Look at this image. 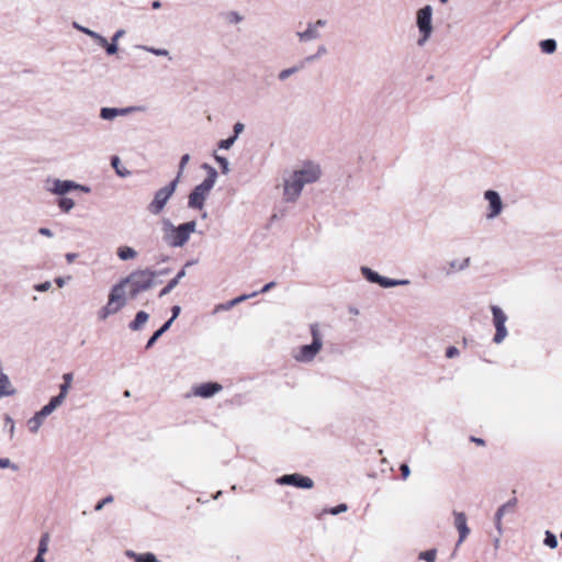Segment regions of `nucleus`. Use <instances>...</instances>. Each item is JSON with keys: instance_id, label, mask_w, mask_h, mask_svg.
<instances>
[{"instance_id": "obj_1", "label": "nucleus", "mask_w": 562, "mask_h": 562, "mask_svg": "<svg viewBox=\"0 0 562 562\" xmlns=\"http://www.w3.org/2000/svg\"><path fill=\"white\" fill-rule=\"evenodd\" d=\"M196 229V222L189 221L176 226L169 218L161 221L162 240L173 248L183 247Z\"/></svg>"}, {"instance_id": "obj_2", "label": "nucleus", "mask_w": 562, "mask_h": 562, "mask_svg": "<svg viewBox=\"0 0 562 562\" xmlns=\"http://www.w3.org/2000/svg\"><path fill=\"white\" fill-rule=\"evenodd\" d=\"M311 344L302 345L293 350L292 358L299 363H312L324 347V334L321 324H310Z\"/></svg>"}, {"instance_id": "obj_3", "label": "nucleus", "mask_w": 562, "mask_h": 562, "mask_svg": "<svg viewBox=\"0 0 562 562\" xmlns=\"http://www.w3.org/2000/svg\"><path fill=\"white\" fill-rule=\"evenodd\" d=\"M157 272L150 269L136 270L128 277L122 279L120 282L125 288L127 284L131 285L130 297L135 299L139 293L151 289L155 284Z\"/></svg>"}, {"instance_id": "obj_4", "label": "nucleus", "mask_w": 562, "mask_h": 562, "mask_svg": "<svg viewBox=\"0 0 562 562\" xmlns=\"http://www.w3.org/2000/svg\"><path fill=\"white\" fill-rule=\"evenodd\" d=\"M126 305L125 288L123 283L114 284L110 291L108 303L98 312V317L105 321L109 316L116 314Z\"/></svg>"}, {"instance_id": "obj_5", "label": "nucleus", "mask_w": 562, "mask_h": 562, "mask_svg": "<svg viewBox=\"0 0 562 562\" xmlns=\"http://www.w3.org/2000/svg\"><path fill=\"white\" fill-rule=\"evenodd\" d=\"M214 178H205L200 184L195 186L188 198V206L192 210L203 211L205 201L214 188Z\"/></svg>"}, {"instance_id": "obj_6", "label": "nucleus", "mask_w": 562, "mask_h": 562, "mask_svg": "<svg viewBox=\"0 0 562 562\" xmlns=\"http://www.w3.org/2000/svg\"><path fill=\"white\" fill-rule=\"evenodd\" d=\"M177 186L178 179H173L169 184L157 190L154 194V199L147 205L148 213L155 216L159 215L173 195Z\"/></svg>"}, {"instance_id": "obj_7", "label": "nucleus", "mask_w": 562, "mask_h": 562, "mask_svg": "<svg viewBox=\"0 0 562 562\" xmlns=\"http://www.w3.org/2000/svg\"><path fill=\"white\" fill-rule=\"evenodd\" d=\"M416 24L420 34L417 41L419 46H423L431 36L432 33V8L426 5L417 11Z\"/></svg>"}, {"instance_id": "obj_8", "label": "nucleus", "mask_w": 562, "mask_h": 562, "mask_svg": "<svg viewBox=\"0 0 562 562\" xmlns=\"http://www.w3.org/2000/svg\"><path fill=\"white\" fill-rule=\"evenodd\" d=\"M305 187L316 182L322 176V168L317 162L305 161L299 169L292 172Z\"/></svg>"}, {"instance_id": "obj_9", "label": "nucleus", "mask_w": 562, "mask_h": 562, "mask_svg": "<svg viewBox=\"0 0 562 562\" xmlns=\"http://www.w3.org/2000/svg\"><path fill=\"white\" fill-rule=\"evenodd\" d=\"M492 314H493V324L495 326V335L493 338V341L497 345L502 344L505 338L507 337V328H506V322H507V315L504 313V311L496 305H493L491 307Z\"/></svg>"}, {"instance_id": "obj_10", "label": "nucleus", "mask_w": 562, "mask_h": 562, "mask_svg": "<svg viewBox=\"0 0 562 562\" xmlns=\"http://www.w3.org/2000/svg\"><path fill=\"white\" fill-rule=\"evenodd\" d=\"M484 200L487 202L485 217L487 220H494L498 217L504 210V203L499 193L495 190H486L484 192Z\"/></svg>"}, {"instance_id": "obj_11", "label": "nucleus", "mask_w": 562, "mask_h": 562, "mask_svg": "<svg viewBox=\"0 0 562 562\" xmlns=\"http://www.w3.org/2000/svg\"><path fill=\"white\" fill-rule=\"evenodd\" d=\"M304 186L300 180L291 173L283 182V199L286 202H295L303 190Z\"/></svg>"}, {"instance_id": "obj_12", "label": "nucleus", "mask_w": 562, "mask_h": 562, "mask_svg": "<svg viewBox=\"0 0 562 562\" xmlns=\"http://www.w3.org/2000/svg\"><path fill=\"white\" fill-rule=\"evenodd\" d=\"M279 485H292L299 488L310 490L314 486V481L299 473L284 474L276 480Z\"/></svg>"}, {"instance_id": "obj_13", "label": "nucleus", "mask_w": 562, "mask_h": 562, "mask_svg": "<svg viewBox=\"0 0 562 562\" xmlns=\"http://www.w3.org/2000/svg\"><path fill=\"white\" fill-rule=\"evenodd\" d=\"M326 25L325 20H317L315 22H308L304 31L296 32V36L301 43H307L316 41L321 37L319 30Z\"/></svg>"}, {"instance_id": "obj_14", "label": "nucleus", "mask_w": 562, "mask_h": 562, "mask_svg": "<svg viewBox=\"0 0 562 562\" xmlns=\"http://www.w3.org/2000/svg\"><path fill=\"white\" fill-rule=\"evenodd\" d=\"M47 183H50V186H47L46 189L56 195H65L68 192L77 189V182L72 180L53 179L48 180Z\"/></svg>"}, {"instance_id": "obj_15", "label": "nucleus", "mask_w": 562, "mask_h": 562, "mask_svg": "<svg viewBox=\"0 0 562 562\" xmlns=\"http://www.w3.org/2000/svg\"><path fill=\"white\" fill-rule=\"evenodd\" d=\"M516 505H517V499L515 497H513L508 502L503 504L501 507H498V509L496 510L495 516H494V525H495V528H496L499 537L503 535V525H502L503 517L508 513H513L516 508Z\"/></svg>"}, {"instance_id": "obj_16", "label": "nucleus", "mask_w": 562, "mask_h": 562, "mask_svg": "<svg viewBox=\"0 0 562 562\" xmlns=\"http://www.w3.org/2000/svg\"><path fill=\"white\" fill-rule=\"evenodd\" d=\"M139 108L136 106H127V108H101L100 110V117L105 121H113L117 116H125L128 115L135 111H137Z\"/></svg>"}, {"instance_id": "obj_17", "label": "nucleus", "mask_w": 562, "mask_h": 562, "mask_svg": "<svg viewBox=\"0 0 562 562\" xmlns=\"http://www.w3.org/2000/svg\"><path fill=\"white\" fill-rule=\"evenodd\" d=\"M223 386L216 382L202 383L194 387L193 394L203 398H209L222 391Z\"/></svg>"}, {"instance_id": "obj_18", "label": "nucleus", "mask_w": 562, "mask_h": 562, "mask_svg": "<svg viewBox=\"0 0 562 562\" xmlns=\"http://www.w3.org/2000/svg\"><path fill=\"white\" fill-rule=\"evenodd\" d=\"M453 516H454V525H456V528L458 529L459 531V541H458V544L462 543L464 541V539L468 537V535L470 533V529L468 527V524H467V516L464 513H461V512H454L453 513Z\"/></svg>"}, {"instance_id": "obj_19", "label": "nucleus", "mask_w": 562, "mask_h": 562, "mask_svg": "<svg viewBox=\"0 0 562 562\" xmlns=\"http://www.w3.org/2000/svg\"><path fill=\"white\" fill-rule=\"evenodd\" d=\"M471 263L470 257L463 259H453L448 262V268L446 270V276H451L452 273L463 271L469 268Z\"/></svg>"}, {"instance_id": "obj_20", "label": "nucleus", "mask_w": 562, "mask_h": 562, "mask_svg": "<svg viewBox=\"0 0 562 562\" xmlns=\"http://www.w3.org/2000/svg\"><path fill=\"white\" fill-rule=\"evenodd\" d=\"M306 66L305 61L302 59L301 61H299L297 64H295L294 66L292 67H289L286 69H283L281 70L279 74H278V79L280 81H285L288 78H290L292 75L301 71L302 69H304Z\"/></svg>"}, {"instance_id": "obj_21", "label": "nucleus", "mask_w": 562, "mask_h": 562, "mask_svg": "<svg viewBox=\"0 0 562 562\" xmlns=\"http://www.w3.org/2000/svg\"><path fill=\"white\" fill-rule=\"evenodd\" d=\"M64 403V400L61 396H54L50 398V401L43 406L40 412L41 414L46 418L49 416L56 408H58Z\"/></svg>"}, {"instance_id": "obj_22", "label": "nucleus", "mask_w": 562, "mask_h": 562, "mask_svg": "<svg viewBox=\"0 0 562 562\" xmlns=\"http://www.w3.org/2000/svg\"><path fill=\"white\" fill-rule=\"evenodd\" d=\"M186 277V269L182 268L177 276L171 279L168 284L160 291L159 296L162 297L167 294H169L180 282L182 278Z\"/></svg>"}, {"instance_id": "obj_23", "label": "nucleus", "mask_w": 562, "mask_h": 562, "mask_svg": "<svg viewBox=\"0 0 562 562\" xmlns=\"http://www.w3.org/2000/svg\"><path fill=\"white\" fill-rule=\"evenodd\" d=\"M126 555L132 558L135 562H161L151 552L136 553L134 551H127Z\"/></svg>"}, {"instance_id": "obj_24", "label": "nucleus", "mask_w": 562, "mask_h": 562, "mask_svg": "<svg viewBox=\"0 0 562 562\" xmlns=\"http://www.w3.org/2000/svg\"><path fill=\"white\" fill-rule=\"evenodd\" d=\"M149 318L148 313L140 311L136 314L135 319L130 323V329L137 331L143 328Z\"/></svg>"}, {"instance_id": "obj_25", "label": "nucleus", "mask_w": 562, "mask_h": 562, "mask_svg": "<svg viewBox=\"0 0 562 562\" xmlns=\"http://www.w3.org/2000/svg\"><path fill=\"white\" fill-rule=\"evenodd\" d=\"M116 255L121 260L127 261L135 259L138 254L134 248L130 246H120L116 250Z\"/></svg>"}, {"instance_id": "obj_26", "label": "nucleus", "mask_w": 562, "mask_h": 562, "mask_svg": "<svg viewBox=\"0 0 562 562\" xmlns=\"http://www.w3.org/2000/svg\"><path fill=\"white\" fill-rule=\"evenodd\" d=\"M74 374L71 372L65 373L63 375V383L59 385V394L57 396H61V398L65 401L68 392L71 387Z\"/></svg>"}, {"instance_id": "obj_27", "label": "nucleus", "mask_w": 562, "mask_h": 562, "mask_svg": "<svg viewBox=\"0 0 562 562\" xmlns=\"http://www.w3.org/2000/svg\"><path fill=\"white\" fill-rule=\"evenodd\" d=\"M44 419L45 417L41 414V412H36L34 416L27 420L30 431L36 434L41 428Z\"/></svg>"}, {"instance_id": "obj_28", "label": "nucleus", "mask_w": 562, "mask_h": 562, "mask_svg": "<svg viewBox=\"0 0 562 562\" xmlns=\"http://www.w3.org/2000/svg\"><path fill=\"white\" fill-rule=\"evenodd\" d=\"M125 31L124 30H117L114 35L112 36V42H108V46L105 48L108 55H114L117 52V41L124 36Z\"/></svg>"}, {"instance_id": "obj_29", "label": "nucleus", "mask_w": 562, "mask_h": 562, "mask_svg": "<svg viewBox=\"0 0 562 562\" xmlns=\"http://www.w3.org/2000/svg\"><path fill=\"white\" fill-rule=\"evenodd\" d=\"M409 283V280H395V279H389L386 277L381 276V281H379V285L382 288H392L396 285H406Z\"/></svg>"}, {"instance_id": "obj_30", "label": "nucleus", "mask_w": 562, "mask_h": 562, "mask_svg": "<svg viewBox=\"0 0 562 562\" xmlns=\"http://www.w3.org/2000/svg\"><path fill=\"white\" fill-rule=\"evenodd\" d=\"M48 542H49V535L46 532V533H43L41 536V539H40V542H38V548H37V554L36 557H42L44 558V554L47 552L48 550Z\"/></svg>"}, {"instance_id": "obj_31", "label": "nucleus", "mask_w": 562, "mask_h": 562, "mask_svg": "<svg viewBox=\"0 0 562 562\" xmlns=\"http://www.w3.org/2000/svg\"><path fill=\"white\" fill-rule=\"evenodd\" d=\"M361 273L369 282L379 283L381 281V276L368 267H362Z\"/></svg>"}, {"instance_id": "obj_32", "label": "nucleus", "mask_w": 562, "mask_h": 562, "mask_svg": "<svg viewBox=\"0 0 562 562\" xmlns=\"http://www.w3.org/2000/svg\"><path fill=\"white\" fill-rule=\"evenodd\" d=\"M328 50L325 45H319L316 49V53L314 55L306 56L303 60L305 64H311L315 61L316 59L327 55Z\"/></svg>"}, {"instance_id": "obj_33", "label": "nucleus", "mask_w": 562, "mask_h": 562, "mask_svg": "<svg viewBox=\"0 0 562 562\" xmlns=\"http://www.w3.org/2000/svg\"><path fill=\"white\" fill-rule=\"evenodd\" d=\"M541 50L546 54H552L557 49V42L552 38H548L540 42Z\"/></svg>"}, {"instance_id": "obj_34", "label": "nucleus", "mask_w": 562, "mask_h": 562, "mask_svg": "<svg viewBox=\"0 0 562 562\" xmlns=\"http://www.w3.org/2000/svg\"><path fill=\"white\" fill-rule=\"evenodd\" d=\"M137 48L148 52L150 54H154L156 56H164V57L169 56V52L165 48H155V47L146 46V45H138Z\"/></svg>"}, {"instance_id": "obj_35", "label": "nucleus", "mask_w": 562, "mask_h": 562, "mask_svg": "<svg viewBox=\"0 0 562 562\" xmlns=\"http://www.w3.org/2000/svg\"><path fill=\"white\" fill-rule=\"evenodd\" d=\"M543 543L550 549H555L558 547V539L553 532L547 530L544 533Z\"/></svg>"}, {"instance_id": "obj_36", "label": "nucleus", "mask_w": 562, "mask_h": 562, "mask_svg": "<svg viewBox=\"0 0 562 562\" xmlns=\"http://www.w3.org/2000/svg\"><path fill=\"white\" fill-rule=\"evenodd\" d=\"M58 206H59V209L61 211H64L65 213H68L70 210L74 209L75 201L72 199H69V198H61L58 201Z\"/></svg>"}, {"instance_id": "obj_37", "label": "nucleus", "mask_w": 562, "mask_h": 562, "mask_svg": "<svg viewBox=\"0 0 562 562\" xmlns=\"http://www.w3.org/2000/svg\"><path fill=\"white\" fill-rule=\"evenodd\" d=\"M214 159L221 166L222 173L228 175L231 169H229V162H228L227 158L220 156V155H214Z\"/></svg>"}, {"instance_id": "obj_38", "label": "nucleus", "mask_w": 562, "mask_h": 562, "mask_svg": "<svg viewBox=\"0 0 562 562\" xmlns=\"http://www.w3.org/2000/svg\"><path fill=\"white\" fill-rule=\"evenodd\" d=\"M418 558L426 562H435L437 558V551L435 549L423 551L419 553Z\"/></svg>"}, {"instance_id": "obj_39", "label": "nucleus", "mask_w": 562, "mask_h": 562, "mask_svg": "<svg viewBox=\"0 0 562 562\" xmlns=\"http://www.w3.org/2000/svg\"><path fill=\"white\" fill-rule=\"evenodd\" d=\"M226 20L231 24H238L244 20V16L237 11H229L226 15Z\"/></svg>"}, {"instance_id": "obj_40", "label": "nucleus", "mask_w": 562, "mask_h": 562, "mask_svg": "<svg viewBox=\"0 0 562 562\" xmlns=\"http://www.w3.org/2000/svg\"><path fill=\"white\" fill-rule=\"evenodd\" d=\"M189 160H190V155L189 154H184L181 157L180 162H179V170H178L177 177L175 178V179H178V182L180 181L182 172H183L187 164L189 162Z\"/></svg>"}, {"instance_id": "obj_41", "label": "nucleus", "mask_w": 562, "mask_h": 562, "mask_svg": "<svg viewBox=\"0 0 562 562\" xmlns=\"http://www.w3.org/2000/svg\"><path fill=\"white\" fill-rule=\"evenodd\" d=\"M235 142H236V136H231L226 139H222L218 143V148L227 150L234 145Z\"/></svg>"}, {"instance_id": "obj_42", "label": "nucleus", "mask_w": 562, "mask_h": 562, "mask_svg": "<svg viewBox=\"0 0 562 562\" xmlns=\"http://www.w3.org/2000/svg\"><path fill=\"white\" fill-rule=\"evenodd\" d=\"M90 37L92 40H94L101 47L106 48L108 41H106V38L104 36H102L101 34H99L97 32H94V33L90 34Z\"/></svg>"}, {"instance_id": "obj_43", "label": "nucleus", "mask_w": 562, "mask_h": 562, "mask_svg": "<svg viewBox=\"0 0 562 562\" xmlns=\"http://www.w3.org/2000/svg\"><path fill=\"white\" fill-rule=\"evenodd\" d=\"M256 295H258V292H254L251 294H243V295L237 296V297H235V299H233L231 301L233 303V306H235V305H237V304H239V303H241V302H244V301H246L248 299L255 297Z\"/></svg>"}, {"instance_id": "obj_44", "label": "nucleus", "mask_w": 562, "mask_h": 562, "mask_svg": "<svg viewBox=\"0 0 562 562\" xmlns=\"http://www.w3.org/2000/svg\"><path fill=\"white\" fill-rule=\"evenodd\" d=\"M0 468L1 469H7V468H11L12 470L16 471L19 468L16 464H13L10 459L8 458H0Z\"/></svg>"}, {"instance_id": "obj_45", "label": "nucleus", "mask_w": 562, "mask_h": 562, "mask_svg": "<svg viewBox=\"0 0 562 562\" xmlns=\"http://www.w3.org/2000/svg\"><path fill=\"white\" fill-rule=\"evenodd\" d=\"M50 288H52L50 281H45L43 283H38V284L34 285V290L37 292H46V291L50 290Z\"/></svg>"}, {"instance_id": "obj_46", "label": "nucleus", "mask_w": 562, "mask_h": 562, "mask_svg": "<svg viewBox=\"0 0 562 562\" xmlns=\"http://www.w3.org/2000/svg\"><path fill=\"white\" fill-rule=\"evenodd\" d=\"M114 501L113 496L112 495H109L106 497H104L103 499H101L94 507V509L97 512L101 510L103 508L104 505L106 504H111L112 502Z\"/></svg>"}, {"instance_id": "obj_47", "label": "nucleus", "mask_w": 562, "mask_h": 562, "mask_svg": "<svg viewBox=\"0 0 562 562\" xmlns=\"http://www.w3.org/2000/svg\"><path fill=\"white\" fill-rule=\"evenodd\" d=\"M162 335V330H156L154 335L148 339L146 344V349H149L154 346V344L157 341V339Z\"/></svg>"}, {"instance_id": "obj_48", "label": "nucleus", "mask_w": 562, "mask_h": 562, "mask_svg": "<svg viewBox=\"0 0 562 562\" xmlns=\"http://www.w3.org/2000/svg\"><path fill=\"white\" fill-rule=\"evenodd\" d=\"M347 509L348 506L346 504H339L338 506L328 509V513L331 515H338L340 513L347 512Z\"/></svg>"}, {"instance_id": "obj_49", "label": "nucleus", "mask_w": 562, "mask_h": 562, "mask_svg": "<svg viewBox=\"0 0 562 562\" xmlns=\"http://www.w3.org/2000/svg\"><path fill=\"white\" fill-rule=\"evenodd\" d=\"M202 168L207 171V177L206 178H211V175H213L214 183H215L216 180H217V171L215 170V168H213L209 164H203Z\"/></svg>"}, {"instance_id": "obj_50", "label": "nucleus", "mask_w": 562, "mask_h": 562, "mask_svg": "<svg viewBox=\"0 0 562 562\" xmlns=\"http://www.w3.org/2000/svg\"><path fill=\"white\" fill-rule=\"evenodd\" d=\"M233 307L234 306H233L232 301H228L226 303H222V304L216 305L215 308H214V313H218L221 311H228V310H231Z\"/></svg>"}, {"instance_id": "obj_51", "label": "nucleus", "mask_w": 562, "mask_h": 562, "mask_svg": "<svg viewBox=\"0 0 562 562\" xmlns=\"http://www.w3.org/2000/svg\"><path fill=\"white\" fill-rule=\"evenodd\" d=\"M459 353H460L459 349L454 346H451V347L447 348V350H446V357L449 359L458 357Z\"/></svg>"}, {"instance_id": "obj_52", "label": "nucleus", "mask_w": 562, "mask_h": 562, "mask_svg": "<svg viewBox=\"0 0 562 562\" xmlns=\"http://www.w3.org/2000/svg\"><path fill=\"white\" fill-rule=\"evenodd\" d=\"M234 135L233 136H236V139L238 138V136L244 132L245 130V125L240 122H237L234 124Z\"/></svg>"}, {"instance_id": "obj_53", "label": "nucleus", "mask_w": 562, "mask_h": 562, "mask_svg": "<svg viewBox=\"0 0 562 562\" xmlns=\"http://www.w3.org/2000/svg\"><path fill=\"white\" fill-rule=\"evenodd\" d=\"M72 26H74L76 30H78V31H80V32L85 33V34H86V35H88V36H90V34L94 33V31H92V30H90V29H88V27H85V26L80 25V24H79V23H77V22H74V23H72Z\"/></svg>"}, {"instance_id": "obj_54", "label": "nucleus", "mask_w": 562, "mask_h": 562, "mask_svg": "<svg viewBox=\"0 0 562 562\" xmlns=\"http://www.w3.org/2000/svg\"><path fill=\"white\" fill-rule=\"evenodd\" d=\"M400 470H401V473H402V477L404 480H406L409 476V474H411L409 467L406 463H402L401 467H400Z\"/></svg>"}, {"instance_id": "obj_55", "label": "nucleus", "mask_w": 562, "mask_h": 562, "mask_svg": "<svg viewBox=\"0 0 562 562\" xmlns=\"http://www.w3.org/2000/svg\"><path fill=\"white\" fill-rule=\"evenodd\" d=\"M111 164L114 168H117V165L120 164V158L117 156L112 157ZM116 172L119 176L124 177L127 172H123L120 169H116Z\"/></svg>"}, {"instance_id": "obj_56", "label": "nucleus", "mask_w": 562, "mask_h": 562, "mask_svg": "<svg viewBox=\"0 0 562 562\" xmlns=\"http://www.w3.org/2000/svg\"><path fill=\"white\" fill-rule=\"evenodd\" d=\"M5 423L9 425V431H10V436L13 437V434H14V429H15V426H14V422L13 419L7 415L5 416Z\"/></svg>"}, {"instance_id": "obj_57", "label": "nucleus", "mask_w": 562, "mask_h": 562, "mask_svg": "<svg viewBox=\"0 0 562 562\" xmlns=\"http://www.w3.org/2000/svg\"><path fill=\"white\" fill-rule=\"evenodd\" d=\"M274 286H276V282L271 281V282L267 283L266 285H263V288L260 291H257V292H258V294L259 293H266V292L270 291L271 289H273Z\"/></svg>"}, {"instance_id": "obj_58", "label": "nucleus", "mask_w": 562, "mask_h": 562, "mask_svg": "<svg viewBox=\"0 0 562 562\" xmlns=\"http://www.w3.org/2000/svg\"><path fill=\"white\" fill-rule=\"evenodd\" d=\"M38 233H40L41 235H43V236H45V237H49V238L54 236L53 232H52L49 228H46V227H41V228L38 229Z\"/></svg>"}, {"instance_id": "obj_59", "label": "nucleus", "mask_w": 562, "mask_h": 562, "mask_svg": "<svg viewBox=\"0 0 562 562\" xmlns=\"http://www.w3.org/2000/svg\"><path fill=\"white\" fill-rule=\"evenodd\" d=\"M172 323L173 321L170 318L159 328V330H162V334H165L170 328Z\"/></svg>"}, {"instance_id": "obj_60", "label": "nucleus", "mask_w": 562, "mask_h": 562, "mask_svg": "<svg viewBox=\"0 0 562 562\" xmlns=\"http://www.w3.org/2000/svg\"><path fill=\"white\" fill-rule=\"evenodd\" d=\"M77 256L78 255L75 252H68V254H66L65 258L68 263H71L77 258Z\"/></svg>"}, {"instance_id": "obj_61", "label": "nucleus", "mask_w": 562, "mask_h": 562, "mask_svg": "<svg viewBox=\"0 0 562 562\" xmlns=\"http://www.w3.org/2000/svg\"><path fill=\"white\" fill-rule=\"evenodd\" d=\"M171 311H172L171 319L175 321L178 317V315H179V313L181 311L180 306L176 305V306L172 307Z\"/></svg>"}, {"instance_id": "obj_62", "label": "nucleus", "mask_w": 562, "mask_h": 562, "mask_svg": "<svg viewBox=\"0 0 562 562\" xmlns=\"http://www.w3.org/2000/svg\"><path fill=\"white\" fill-rule=\"evenodd\" d=\"M76 190H80V191H82L85 193H89L91 191V189L89 187L82 186V184H79V183H77V189Z\"/></svg>"}, {"instance_id": "obj_63", "label": "nucleus", "mask_w": 562, "mask_h": 562, "mask_svg": "<svg viewBox=\"0 0 562 562\" xmlns=\"http://www.w3.org/2000/svg\"><path fill=\"white\" fill-rule=\"evenodd\" d=\"M55 283L59 286V288H63L64 284H65V279L61 278V277H58L55 279Z\"/></svg>"}, {"instance_id": "obj_64", "label": "nucleus", "mask_w": 562, "mask_h": 562, "mask_svg": "<svg viewBox=\"0 0 562 562\" xmlns=\"http://www.w3.org/2000/svg\"><path fill=\"white\" fill-rule=\"evenodd\" d=\"M32 562H45V559L42 557H35V559Z\"/></svg>"}]
</instances>
